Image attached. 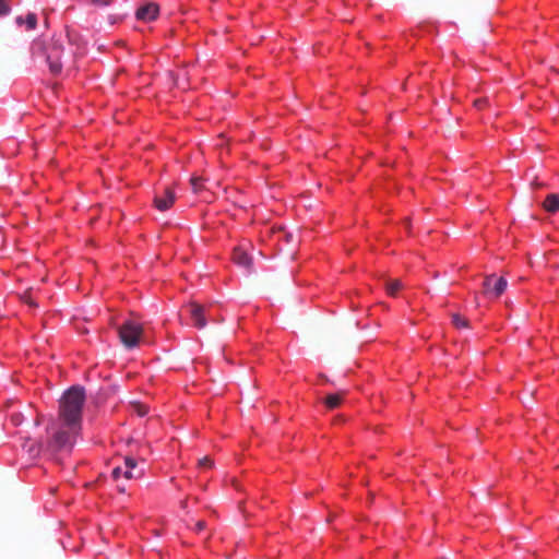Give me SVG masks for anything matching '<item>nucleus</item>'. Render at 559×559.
Instances as JSON below:
<instances>
[{
  "mask_svg": "<svg viewBox=\"0 0 559 559\" xmlns=\"http://www.w3.org/2000/svg\"><path fill=\"white\" fill-rule=\"evenodd\" d=\"M63 52V37H52L50 43L35 40L32 45L33 57H45L49 71L53 74H60L62 70L61 57Z\"/></svg>",
  "mask_w": 559,
  "mask_h": 559,
  "instance_id": "obj_2",
  "label": "nucleus"
},
{
  "mask_svg": "<svg viewBox=\"0 0 559 559\" xmlns=\"http://www.w3.org/2000/svg\"><path fill=\"white\" fill-rule=\"evenodd\" d=\"M403 287L400 280H389L385 283V289L390 296H396L397 292Z\"/></svg>",
  "mask_w": 559,
  "mask_h": 559,
  "instance_id": "obj_13",
  "label": "nucleus"
},
{
  "mask_svg": "<svg viewBox=\"0 0 559 559\" xmlns=\"http://www.w3.org/2000/svg\"><path fill=\"white\" fill-rule=\"evenodd\" d=\"M136 461L131 456L124 457V468L134 471L136 468Z\"/></svg>",
  "mask_w": 559,
  "mask_h": 559,
  "instance_id": "obj_17",
  "label": "nucleus"
},
{
  "mask_svg": "<svg viewBox=\"0 0 559 559\" xmlns=\"http://www.w3.org/2000/svg\"><path fill=\"white\" fill-rule=\"evenodd\" d=\"M118 334L121 343L127 348H133L138 346L140 338L143 334V328L140 323L132 320H127L118 329Z\"/></svg>",
  "mask_w": 559,
  "mask_h": 559,
  "instance_id": "obj_4",
  "label": "nucleus"
},
{
  "mask_svg": "<svg viewBox=\"0 0 559 559\" xmlns=\"http://www.w3.org/2000/svg\"><path fill=\"white\" fill-rule=\"evenodd\" d=\"M111 475H112V477H114L115 479H119V477H120L121 475L123 476V469H122L121 467H119V466H118V467H115V468L112 469Z\"/></svg>",
  "mask_w": 559,
  "mask_h": 559,
  "instance_id": "obj_21",
  "label": "nucleus"
},
{
  "mask_svg": "<svg viewBox=\"0 0 559 559\" xmlns=\"http://www.w3.org/2000/svg\"><path fill=\"white\" fill-rule=\"evenodd\" d=\"M131 405L139 416H145L148 412L147 406L139 402L132 403Z\"/></svg>",
  "mask_w": 559,
  "mask_h": 559,
  "instance_id": "obj_16",
  "label": "nucleus"
},
{
  "mask_svg": "<svg viewBox=\"0 0 559 559\" xmlns=\"http://www.w3.org/2000/svg\"><path fill=\"white\" fill-rule=\"evenodd\" d=\"M190 185H191L192 191L194 193H199L203 189V179L198 176H192L190 179Z\"/></svg>",
  "mask_w": 559,
  "mask_h": 559,
  "instance_id": "obj_15",
  "label": "nucleus"
},
{
  "mask_svg": "<svg viewBox=\"0 0 559 559\" xmlns=\"http://www.w3.org/2000/svg\"><path fill=\"white\" fill-rule=\"evenodd\" d=\"M543 207L549 213H556L559 211V195L550 193L546 197Z\"/></svg>",
  "mask_w": 559,
  "mask_h": 559,
  "instance_id": "obj_11",
  "label": "nucleus"
},
{
  "mask_svg": "<svg viewBox=\"0 0 559 559\" xmlns=\"http://www.w3.org/2000/svg\"><path fill=\"white\" fill-rule=\"evenodd\" d=\"M9 12V7L5 0H0V15H4Z\"/></svg>",
  "mask_w": 559,
  "mask_h": 559,
  "instance_id": "obj_20",
  "label": "nucleus"
},
{
  "mask_svg": "<svg viewBox=\"0 0 559 559\" xmlns=\"http://www.w3.org/2000/svg\"><path fill=\"white\" fill-rule=\"evenodd\" d=\"M176 200L175 191L171 188H165L162 194L154 198L155 207L159 211H166L171 207Z\"/></svg>",
  "mask_w": 559,
  "mask_h": 559,
  "instance_id": "obj_6",
  "label": "nucleus"
},
{
  "mask_svg": "<svg viewBox=\"0 0 559 559\" xmlns=\"http://www.w3.org/2000/svg\"><path fill=\"white\" fill-rule=\"evenodd\" d=\"M66 38H67L69 41H72V38H71L70 33H69V32L67 33Z\"/></svg>",
  "mask_w": 559,
  "mask_h": 559,
  "instance_id": "obj_26",
  "label": "nucleus"
},
{
  "mask_svg": "<svg viewBox=\"0 0 559 559\" xmlns=\"http://www.w3.org/2000/svg\"><path fill=\"white\" fill-rule=\"evenodd\" d=\"M158 12H159L158 5L154 2H150V3H146L142 7H140L136 10L135 15L141 21L150 22L157 17Z\"/></svg>",
  "mask_w": 559,
  "mask_h": 559,
  "instance_id": "obj_8",
  "label": "nucleus"
},
{
  "mask_svg": "<svg viewBox=\"0 0 559 559\" xmlns=\"http://www.w3.org/2000/svg\"><path fill=\"white\" fill-rule=\"evenodd\" d=\"M508 282L504 277H497L495 274L487 275L483 283L484 294L492 297L499 298L507 289Z\"/></svg>",
  "mask_w": 559,
  "mask_h": 559,
  "instance_id": "obj_5",
  "label": "nucleus"
},
{
  "mask_svg": "<svg viewBox=\"0 0 559 559\" xmlns=\"http://www.w3.org/2000/svg\"><path fill=\"white\" fill-rule=\"evenodd\" d=\"M213 465V461L209 456H204L203 459L199 460V466L204 468H210Z\"/></svg>",
  "mask_w": 559,
  "mask_h": 559,
  "instance_id": "obj_19",
  "label": "nucleus"
},
{
  "mask_svg": "<svg viewBox=\"0 0 559 559\" xmlns=\"http://www.w3.org/2000/svg\"><path fill=\"white\" fill-rule=\"evenodd\" d=\"M95 5L106 7L111 3V0H90Z\"/></svg>",
  "mask_w": 559,
  "mask_h": 559,
  "instance_id": "obj_22",
  "label": "nucleus"
},
{
  "mask_svg": "<svg viewBox=\"0 0 559 559\" xmlns=\"http://www.w3.org/2000/svg\"><path fill=\"white\" fill-rule=\"evenodd\" d=\"M181 507H182V508H186V507H187V501H182V502H181Z\"/></svg>",
  "mask_w": 559,
  "mask_h": 559,
  "instance_id": "obj_27",
  "label": "nucleus"
},
{
  "mask_svg": "<svg viewBox=\"0 0 559 559\" xmlns=\"http://www.w3.org/2000/svg\"><path fill=\"white\" fill-rule=\"evenodd\" d=\"M25 301L29 304L31 306H34V302L29 298H25Z\"/></svg>",
  "mask_w": 559,
  "mask_h": 559,
  "instance_id": "obj_25",
  "label": "nucleus"
},
{
  "mask_svg": "<svg viewBox=\"0 0 559 559\" xmlns=\"http://www.w3.org/2000/svg\"><path fill=\"white\" fill-rule=\"evenodd\" d=\"M233 261L248 271L252 269V258L242 248L234 249Z\"/></svg>",
  "mask_w": 559,
  "mask_h": 559,
  "instance_id": "obj_9",
  "label": "nucleus"
},
{
  "mask_svg": "<svg viewBox=\"0 0 559 559\" xmlns=\"http://www.w3.org/2000/svg\"><path fill=\"white\" fill-rule=\"evenodd\" d=\"M189 313L191 316V319L193 320V324L198 329H203L206 326V319H205V309L203 306L197 304V302H190L188 305Z\"/></svg>",
  "mask_w": 559,
  "mask_h": 559,
  "instance_id": "obj_7",
  "label": "nucleus"
},
{
  "mask_svg": "<svg viewBox=\"0 0 559 559\" xmlns=\"http://www.w3.org/2000/svg\"><path fill=\"white\" fill-rule=\"evenodd\" d=\"M345 396V392H337L333 394H329L323 403L328 409H334L341 406L343 399Z\"/></svg>",
  "mask_w": 559,
  "mask_h": 559,
  "instance_id": "obj_10",
  "label": "nucleus"
},
{
  "mask_svg": "<svg viewBox=\"0 0 559 559\" xmlns=\"http://www.w3.org/2000/svg\"><path fill=\"white\" fill-rule=\"evenodd\" d=\"M80 430L81 429H73V427L64 425L58 429H53L50 440L48 441V449L52 452L70 451Z\"/></svg>",
  "mask_w": 559,
  "mask_h": 559,
  "instance_id": "obj_3",
  "label": "nucleus"
},
{
  "mask_svg": "<svg viewBox=\"0 0 559 559\" xmlns=\"http://www.w3.org/2000/svg\"><path fill=\"white\" fill-rule=\"evenodd\" d=\"M84 402L85 391L82 386H71L63 393L59 401V417L64 426L81 429Z\"/></svg>",
  "mask_w": 559,
  "mask_h": 559,
  "instance_id": "obj_1",
  "label": "nucleus"
},
{
  "mask_svg": "<svg viewBox=\"0 0 559 559\" xmlns=\"http://www.w3.org/2000/svg\"><path fill=\"white\" fill-rule=\"evenodd\" d=\"M26 23L27 29H34L37 25V16L35 13H28L25 20L22 16L16 17V23L22 25Z\"/></svg>",
  "mask_w": 559,
  "mask_h": 559,
  "instance_id": "obj_12",
  "label": "nucleus"
},
{
  "mask_svg": "<svg viewBox=\"0 0 559 559\" xmlns=\"http://www.w3.org/2000/svg\"><path fill=\"white\" fill-rule=\"evenodd\" d=\"M141 476H142V472L141 471H138L135 474L133 473L132 469L124 468V471H123V477L127 478V479L139 478Z\"/></svg>",
  "mask_w": 559,
  "mask_h": 559,
  "instance_id": "obj_18",
  "label": "nucleus"
},
{
  "mask_svg": "<svg viewBox=\"0 0 559 559\" xmlns=\"http://www.w3.org/2000/svg\"><path fill=\"white\" fill-rule=\"evenodd\" d=\"M452 323L455 328H468V320L457 313L452 314Z\"/></svg>",
  "mask_w": 559,
  "mask_h": 559,
  "instance_id": "obj_14",
  "label": "nucleus"
},
{
  "mask_svg": "<svg viewBox=\"0 0 559 559\" xmlns=\"http://www.w3.org/2000/svg\"><path fill=\"white\" fill-rule=\"evenodd\" d=\"M205 526H206V523L204 521H198L195 523L194 530L197 532H201V531H203L205 528Z\"/></svg>",
  "mask_w": 559,
  "mask_h": 559,
  "instance_id": "obj_24",
  "label": "nucleus"
},
{
  "mask_svg": "<svg viewBox=\"0 0 559 559\" xmlns=\"http://www.w3.org/2000/svg\"><path fill=\"white\" fill-rule=\"evenodd\" d=\"M11 420L14 425H20L22 421V415L21 414H12Z\"/></svg>",
  "mask_w": 559,
  "mask_h": 559,
  "instance_id": "obj_23",
  "label": "nucleus"
}]
</instances>
